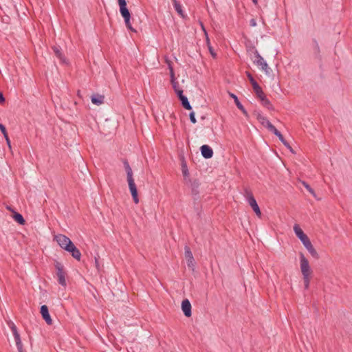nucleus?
I'll return each mask as SVG.
<instances>
[{
	"label": "nucleus",
	"mask_w": 352,
	"mask_h": 352,
	"mask_svg": "<svg viewBox=\"0 0 352 352\" xmlns=\"http://www.w3.org/2000/svg\"><path fill=\"white\" fill-rule=\"evenodd\" d=\"M41 314L43 318L45 320L47 324H52V320L49 314V309L47 305H43L41 307Z\"/></svg>",
	"instance_id": "obj_13"
},
{
	"label": "nucleus",
	"mask_w": 352,
	"mask_h": 352,
	"mask_svg": "<svg viewBox=\"0 0 352 352\" xmlns=\"http://www.w3.org/2000/svg\"><path fill=\"white\" fill-rule=\"evenodd\" d=\"M252 2L254 3V4L256 5L257 4V0H252Z\"/></svg>",
	"instance_id": "obj_43"
},
{
	"label": "nucleus",
	"mask_w": 352,
	"mask_h": 352,
	"mask_svg": "<svg viewBox=\"0 0 352 352\" xmlns=\"http://www.w3.org/2000/svg\"><path fill=\"white\" fill-rule=\"evenodd\" d=\"M179 100L181 101L182 105L183 106V107L184 109H186L187 110L192 109V107H191L186 96H182L181 98H179Z\"/></svg>",
	"instance_id": "obj_23"
},
{
	"label": "nucleus",
	"mask_w": 352,
	"mask_h": 352,
	"mask_svg": "<svg viewBox=\"0 0 352 352\" xmlns=\"http://www.w3.org/2000/svg\"><path fill=\"white\" fill-rule=\"evenodd\" d=\"M54 240L57 242L59 246L63 249L66 250L67 246L72 243L71 239L64 234H57L54 236Z\"/></svg>",
	"instance_id": "obj_9"
},
{
	"label": "nucleus",
	"mask_w": 352,
	"mask_h": 352,
	"mask_svg": "<svg viewBox=\"0 0 352 352\" xmlns=\"http://www.w3.org/2000/svg\"><path fill=\"white\" fill-rule=\"evenodd\" d=\"M247 76L250 82H251L252 85H254V83L257 82L250 72H247Z\"/></svg>",
	"instance_id": "obj_35"
},
{
	"label": "nucleus",
	"mask_w": 352,
	"mask_h": 352,
	"mask_svg": "<svg viewBox=\"0 0 352 352\" xmlns=\"http://www.w3.org/2000/svg\"><path fill=\"white\" fill-rule=\"evenodd\" d=\"M250 24L252 27H255L256 25V21L254 19H252L250 21Z\"/></svg>",
	"instance_id": "obj_40"
},
{
	"label": "nucleus",
	"mask_w": 352,
	"mask_h": 352,
	"mask_svg": "<svg viewBox=\"0 0 352 352\" xmlns=\"http://www.w3.org/2000/svg\"><path fill=\"white\" fill-rule=\"evenodd\" d=\"M5 102V98L1 92H0V103Z\"/></svg>",
	"instance_id": "obj_41"
},
{
	"label": "nucleus",
	"mask_w": 352,
	"mask_h": 352,
	"mask_svg": "<svg viewBox=\"0 0 352 352\" xmlns=\"http://www.w3.org/2000/svg\"><path fill=\"white\" fill-rule=\"evenodd\" d=\"M13 336H14V340H15V342H16V345L18 351L19 352H23V344H22V342H21V337H20V335H19V332L13 333Z\"/></svg>",
	"instance_id": "obj_18"
},
{
	"label": "nucleus",
	"mask_w": 352,
	"mask_h": 352,
	"mask_svg": "<svg viewBox=\"0 0 352 352\" xmlns=\"http://www.w3.org/2000/svg\"><path fill=\"white\" fill-rule=\"evenodd\" d=\"M294 231L296 234V235L298 236V238L301 241L304 246L306 248V249L308 250L309 254L314 258H319V255L317 252V251L314 248L313 245L311 244L309 237L304 233L302 230L300 228L298 224H295L294 226Z\"/></svg>",
	"instance_id": "obj_1"
},
{
	"label": "nucleus",
	"mask_w": 352,
	"mask_h": 352,
	"mask_svg": "<svg viewBox=\"0 0 352 352\" xmlns=\"http://www.w3.org/2000/svg\"><path fill=\"white\" fill-rule=\"evenodd\" d=\"M182 170L183 176L184 177L185 182H187L188 179H190V178H189V171H188V169L187 168L186 163L182 164Z\"/></svg>",
	"instance_id": "obj_25"
},
{
	"label": "nucleus",
	"mask_w": 352,
	"mask_h": 352,
	"mask_svg": "<svg viewBox=\"0 0 352 352\" xmlns=\"http://www.w3.org/2000/svg\"><path fill=\"white\" fill-rule=\"evenodd\" d=\"M259 99L261 101L262 104L265 107L267 108L268 109H272V105L270 101L266 98L265 95L263 96Z\"/></svg>",
	"instance_id": "obj_24"
},
{
	"label": "nucleus",
	"mask_w": 352,
	"mask_h": 352,
	"mask_svg": "<svg viewBox=\"0 0 352 352\" xmlns=\"http://www.w3.org/2000/svg\"><path fill=\"white\" fill-rule=\"evenodd\" d=\"M8 324L9 327L10 328V329L12 332V334L18 332L17 328L13 322L10 321V322H8Z\"/></svg>",
	"instance_id": "obj_32"
},
{
	"label": "nucleus",
	"mask_w": 352,
	"mask_h": 352,
	"mask_svg": "<svg viewBox=\"0 0 352 352\" xmlns=\"http://www.w3.org/2000/svg\"><path fill=\"white\" fill-rule=\"evenodd\" d=\"M118 3L120 7V12L121 16L124 20L126 27L132 32H136L131 25V13L127 8L126 0H118Z\"/></svg>",
	"instance_id": "obj_3"
},
{
	"label": "nucleus",
	"mask_w": 352,
	"mask_h": 352,
	"mask_svg": "<svg viewBox=\"0 0 352 352\" xmlns=\"http://www.w3.org/2000/svg\"><path fill=\"white\" fill-rule=\"evenodd\" d=\"M5 139H6V144H8V147L10 149H11L12 146H11V142H10V140L8 137V135H6L5 137Z\"/></svg>",
	"instance_id": "obj_39"
},
{
	"label": "nucleus",
	"mask_w": 352,
	"mask_h": 352,
	"mask_svg": "<svg viewBox=\"0 0 352 352\" xmlns=\"http://www.w3.org/2000/svg\"><path fill=\"white\" fill-rule=\"evenodd\" d=\"M175 92L177 94V96H178L179 99V98H181L182 96H184V95L183 94V90H182V89H178L177 91H175Z\"/></svg>",
	"instance_id": "obj_38"
},
{
	"label": "nucleus",
	"mask_w": 352,
	"mask_h": 352,
	"mask_svg": "<svg viewBox=\"0 0 352 352\" xmlns=\"http://www.w3.org/2000/svg\"><path fill=\"white\" fill-rule=\"evenodd\" d=\"M300 270L302 276L310 275L311 270L308 260L305 258L302 253L300 254Z\"/></svg>",
	"instance_id": "obj_8"
},
{
	"label": "nucleus",
	"mask_w": 352,
	"mask_h": 352,
	"mask_svg": "<svg viewBox=\"0 0 352 352\" xmlns=\"http://www.w3.org/2000/svg\"><path fill=\"white\" fill-rule=\"evenodd\" d=\"M300 182L305 186V188L314 196L316 197V193L314 190V189L305 182L304 181H300Z\"/></svg>",
	"instance_id": "obj_28"
},
{
	"label": "nucleus",
	"mask_w": 352,
	"mask_h": 352,
	"mask_svg": "<svg viewBox=\"0 0 352 352\" xmlns=\"http://www.w3.org/2000/svg\"><path fill=\"white\" fill-rule=\"evenodd\" d=\"M171 84H172L173 88L174 89L175 91H176L178 89H179V84H178L177 82H172Z\"/></svg>",
	"instance_id": "obj_37"
},
{
	"label": "nucleus",
	"mask_w": 352,
	"mask_h": 352,
	"mask_svg": "<svg viewBox=\"0 0 352 352\" xmlns=\"http://www.w3.org/2000/svg\"><path fill=\"white\" fill-rule=\"evenodd\" d=\"M191 304L188 299H185L182 302V309L184 314L186 317H190L192 315Z\"/></svg>",
	"instance_id": "obj_15"
},
{
	"label": "nucleus",
	"mask_w": 352,
	"mask_h": 352,
	"mask_svg": "<svg viewBox=\"0 0 352 352\" xmlns=\"http://www.w3.org/2000/svg\"><path fill=\"white\" fill-rule=\"evenodd\" d=\"M190 120L192 123L195 124L197 122V120L195 118V112L192 111L189 114Z\"/></svg>",
	"instance_id": "obj_34"
},
{
	"label": "nucleus",
	"mask_w": 352,
	"mask_h": 352,
	"mask_svg": "<svg viewBox=\"0 0 352 352\" xmlns=\"http://www.w3.org/2000/svg\"><path fill=\"white\" fill-rule=\"evenodd\" d=\"M256 118L261 124L266 128L267 127V124H271L269 120L260 113H256Z\"/></svg>",
	"instance_id": "obj_21"
},
{
	"label": "nucleus",
	"mask_w": 352,
	"mask_h": 352,
	"mask_svg": "<svg viewBox=\"0 0 352 352\" xmlns=\"http://www.w3.org/2000/svg\"><path fill=\"white\" fill-rule=\"evenodd\" d=\"M187 184H190L191 188V194L195 200H197L199 198V188L200 183L197 179L191 180L188 179V182H186Z\"/></svg>",
	"instance_id": "obj_6"
},
{
	"label": "nucleus",
	"mask_w": 352,
	"mask_h": 352,
	"mask_svg": "<svg viewBox=\"0 0 352 352\" xmlns=\"http://www.w3.org/2000/svg\"><path fill=\"white\" fill-rule=\"evenodd\" d=\"M168 67H169V69H170V81H171V83H172V82H177V81L175 80V74H174V71H173V67L169 64V65H168Z\"/></svg>",
	"instance_id": "obj_33"
},
{
	"label": "nucleus",
	"mask_w": 352,
	"mask_h": 352,
	"mask_svg": "<svg viewBox=\"0 0 352 352\" xmlns=\"http://www.w3.org/2000/svg\"><path fill=\"white\" fill-rule=\"evenodd\" d=\"M6 208H7L8 210L11 211L13 214H14V212H15V211L12 208V207H11V206H6Z\"/></svg>",
	"instance_id": "obj_42"
},
{
	"label": "nucleus",
	"mask_w": 352,
	"mask_h": 352,
	"mask_svg": "<svg viewBox=\"0 0 352 352\" xmlns=\"http://www.w3.org/2000/svg\"><path fill=\"white\" fill-rule=\"evenodd\" d=\"M200 151L202 156L206 159H210L213 155V151L212 148L206 144L202 145L201 146Z\"/></svg>",
	"instance_id": "obj_14"
},
{
	"label": "nucleus",
	"mask_w": 352,
	"mask_h": 352,
	"mask_svg": "<svg viewBox=\"0 0 352 352\" xmlns=\"http://www.w3.org/2000/svg\"><path fill=\"white\" fill-rule=\"evenodd\" d=\"M172 1L175 11L178 13L179 16L184 18V14L182 10V5L180 4V3L177 0H172Z\"/></svg>",
	"instance_id": "obj_19"
},
{
	"label": "nucleus",
	"mask_w": 352,
	"mask_h": 352,
	"mask_svg": "<svg viewBox=\"0 0 352 352\" xmlns=\"http://www.w3.org/2000/svg\"><path fill=\"white\" fill-rule=\"evenodd\" d=\"M124 166L126 173L127 176V182L129 187V190L131 192V194L132 195L133 199L135 204H138L139 202L138 199V190L136 185L135 184L133 177V171L132 169L127 162V160H124L123 162Z\"/></svg>",
	"instance_id": "obj_2"
},
{
	"label": "nucleus",
	"mask_w": 352,
	"mask_h": 352,
	"mask_svg": "<svg viewBox=\"0 0 352 352\" xmlns=\"http://www.w3.org/2000/svg\"><path fill=\"white\" fill-rule=\"evenodd\" d=\"M52 49L55 54V56L59 59L60 63L63 64H67V61L62 52V50L60 46L54 45L52 47Z\"/></svg>",
	"instance_id": "obj_12"
},
{
	"label": "nucleus",
	"mask_w": 352,
	"mask_h": 352,
	"mask_svg": "<svg viewBox=\"0 0 352 352\" xmlns=\"http://www.w3.org/2000/svg\"><path fill=\"white\" fill-rule=\"evenodd\" d=\"M55 267L57 270L56 275L58 276V282L62 286L66 285V280L65 275L66 273L64 271V268L63 265L60 263L56 262L55 264Z\"/></svg>",
	"instance_id": "obj_7"
},
{
	"label": "nucleus",
	"mask_w": 352,
	"mask_h": 352,
	"mask_svg": "<svg viewBox=\"0 0 352 352\" xmlns=\"http://www.w3.org/2000/svg\"><path fill=\"white\" fill-rule=\"evenodd\" d=\"M267 129L277 137L281 134V133L272 123L267 124Z\"/></svg>",
	"instance_id": "obj_26"
},
{
	"label": "nucleus",
	"mask_w": 352,
	"mask_h": 352,
	"mask_svg": "<svg viewBox=\"0 0 352 352\" xmlns=\"http://www.w3.org/2000/svg\"><path fill=\"white\" fill-rule=\"evenodd\" d=\"M245 197L248 204L252 207V208L254 210V212L256 213V214L258 217H261V210L259 208V206L257 204V202H256L255 198L253 196L252 192L250 190L246 188L245 190Z\"/></svg>",
	"instance_id": "obj_4"
},
{
	"label": "nucleus",
	"mask_w": 352,
	"mask_h": 352,
	"mask_svg": "<svg viewBox=\"0 0 352 352\" xmlns=\"http://www.w3.org/2000/svg\"><path fill=\"white\" fill-rule=\"evenodd\" d=\"M185 250V257L187 260V265L188 267L191 268L192 270H194L195 267V260L192 256V253L190 250V248L188 246H185L184 248Z\"/></svg>",
	"instance_id": "obj_11"
},
{
	"label": "nucleus",
	"mask_w": 352,
	"mask_h": 352,
	"mask_svg": "<svg viewBox=\"0 0 352 352\" xmlns=\"http://www.w3.org/2000/svg\"><path fill=\"white\" fill-rule=\"evenodd\" d=\"M252 87H253V89L256 95V96L260 98H261L263 96L265 95V94L263 93L261 87H260V85L258 84V82H255L254 83V85H252Z\"/></svg>",
	"instance_id": "obj_22"
},
{
	"label": "nucleus",
	"mask_w": 352,
	"mask_h": 352,
	"mask_svg": "<svg viewBox=\"0 0 352 352\" xmlns=\"http://www.w3.org/2000/svg\"><path fill=\"white\" fill-rule=\"evenodd\" d=\"M0 130H1V131L3 133L4 137L6 135H8V133H7L6 126L3 124H1V123H0Z\"/></svg>",
	"instance_id": "obj_36"
},
{
	"label": "nucleus",
	"mask_w": 352,
	"mask_h": 352,
	"mask_svg": "<svg viewBox=\"0 0 352 352\" xmlns=\"http://www.w3.org/2000/svg\"><path fill=\"white\" fill-rule=\"evenodd\" d=\"M206 34V41H207V44H208V50L211 54V55L212 56V57L215 58L216 57V54L215 52H214V50L213 48L212 47V46L210 45V40L207 36V33L205 32Z\"/></svg>",
	"instance_id": "obj_30"
},
{
	"label": "nucleus",
	"mask_w": 352,
	"mask_h": 352,
	"mask_svg": "<svg viewBox=\"0 0 352 352\" xmlns=\"http://www.w3.org/2000/svg\"><path fill=\"white\" fill-rule=\"evenodd\" d=\"M254 53L256 57V59L254 60V63L258 67H261V69L264 71L266 74H270L271 69L267 63L264 60L263 58L259 54L258 52L256 49L254 50Z\"/></svg>",
	"instance_id": "obj_5"
},
{
	"label": "nucleus",
	"mask_w": 352,
	"mask_h": 352,
	"mask_svg": "<svg viewBox=\"0 0 352 352\" xmlns=\"http://www.w3.org/2000/svg\"><path fill=\"white\" fill-rule=\"evenodd\" d=\"M313 43H314V54H316V56L318 58H320V47H319V45H318L317 41L316 39H314Z\"/></svg>",
	"instance_id": "obj_27"
},
{
	"label": "nucleus",
	"mask_w": 352,
	"mask_h": 352,
	"mask_svg": "<svg viewBox=\"0 0 352 352\" xmlns=\"http://www.w3.org/2000/svg\"><path fill=\"white\" fill-rule=\"evenodd\" d=\"M229 95L232 98L234 99L235 104L236 105L237 108L242 111V113H243V115L245 116L248 117V113L247 111L245 109L244 107L242 105V104L239 100L237 96L232 93H229Z\"/></svg>",
	"instance_id": "obj_16"
},
{
	"label": "nucleus",
	"mask_w": 352,
	"mask_h": 352,
	"mask_svg": "<svg viewBox=\"0 0 352 352\" xmlns=\"http://www.w3.org/2000/svg\"><path fill=\"white\" fill-rule=\"evenodd\" d=\"M279 140L287 147L292 152H293L292 148L289 145V144L285 140L283 135L280 134L279 136H278Z\"/></svg>",
	"instance_id": "obj_29"
},
{
	"label": "nucleus",
	"mask_w": 352,
	"mask_h": 352,
	"mask_svg": "<svg viewBox=\"0 0 352 352\" xmlns=\"http://www.w3.org/2000/svg\"><path fill=\"white\" fill-rule=\"evenodd\" d=\"M12 218L14 219L15 221H16L20 225L23 226L25 223V221L22 214L17 212H14Z\"/></svg>",
	"instance_id": "obj_20"
},
{
	"label": "nucleus",
	"mask_w": 352,
	"mask_h": 352,
	"mask_svg": "<svg viewBox=\"0 0 352 352\" xmlns=\"http://www.w3.org/2000/svg\"><path fill=\"white\" fill-rule=\"evenodd\" d=\"M65 251L68 252L71 254L73 258L76 259L77 261H80L81 258V253L80 250L76 247V245L74 244V243H71L69 244Z\"/></svg>",
	"instance_id": "obj_10"
},
{
	"label": "nucleus",
	"mask_w": 352,
	"mask_h": 352,
	"mask_svg": "<svg viewBox=\"0 0 352 352\" xmlns=\"http://www.w3.org/2000/svg\"><path fill=\"white\" fill-rule=\"evenodd\" d=\"M104 96L100 94H94L91 96V102L96 105H100L104 102Z\"/></svg>",
	"instance_id": "obj_17"
},
{
	"label": "nucleus",
	"mask_w": 352,
	"mask_h": 352,
	"mask_svg": "<svg viewBox=\"0 0 352 352\" xmlns=\"http://www.w3.org/2000/svg\"><path fill=\"white\" fill-rule=\"evenodd\" d=\"M309 276L310 275L302 276H303L304 285H305V288L306 289H307L309 288V282H310Z\"/></svg>",
	"instance_id": "obj_31"
}]
</instances>
